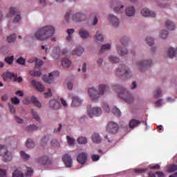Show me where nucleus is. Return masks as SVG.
<instances>
[{
	"label": "nucleus",
	"instance_id": "1",
	"mask_svg": "<svg viewBox=\"0 0 177 177\" xmlns=\"http://www.w3.org/2000/svg\"><path fill=\"white\" fill-rule=\"evenodd\" d=\"M55 34V28L52 26H47L39 28L35 34V37L39 41H46Z\"/></svg>",
	"mask_w": 177,
	"mask_h": 177
},
{
	"label": "nucleus",
	"instance_id": "2",
	"mask_svg": "<svg viewBox=\"0 0 177 177\" xmlns=\"http://www.w3.org/2000/svg\"><path fill=\"white\" fill-rule=\"evenodd\" d=\"M109 89V88L107 85L100 84L98 91L95 88V87H91L88 88V93L91 100L96 102V100H98L100 96H103L104 95V92H106Z\"/></svg>",
	"mask_w": 177,
	"mask_h": 177
},
{
	"label": "nucleus",
	"instance_id": "3",
	"mask_svg": "<svg viewBox=\"0 0 177 177\" xmlns=\"http://www.w3.org/2000/svg\"><path fill=\"white\" fill-rule=\"evenodd\" d=\"M112 88L114 91H116L118 97H120V99H123V100H125L127 103H132V102H133V98L132 97L131 93L122 86L113 84Z\"/></svg>",
	"mask_w": 177,
	"mask_h": 177
},
{
	"label": "nucleus",
	"instance_id": "4",
	"mask_svg": "<svg viewBox=\"0 0 177 177\" xmlns=\"http://www.w3.org/2000/svg\"><path fill=\"white\" fill-rule=\"evenodd\" d=\"M86 19L85 15L82 13H76L73 15V12L69 11L67 12L65 15V20L66 23H70L71 20L73 21H76L77 23H80L81 21H84Z\"/></svg>",
	"mask_w": 177,
	"mask_h": 177
},
{
	"label": "nucleus",
	"instance_id": "5",
	"mask_svg": "<svg viewBox=\"0 0 177 177\" xmlns=\"http://www.w3.org/2000/svg\"><path fill=\"white\" fill-rule=\"evenodd\" d=\"M115 74L118 77L120 78H124V80L127 78H131V71L129 68H128L125 65H120L115 71Z\"/></svg>",
	"mask_w": 177,
	"mask_h": 177
},
{
	"label": "nucleus",
	"instance_id": "6",
	"mask_svg": "<svg viewBox=\"0 0 177 177\" xmlns=\"http://www.w3.org/2000/svg\"><path fill=\"white\" fill-rule=\"evenodd\" d=\"M6 17L8 18L14 17L12 22L15 24L20 23V21L21 20V15L20 11L16 7H11L10 8L9 12L6 15Z\"/></svg>",
	"mask_w": 177,
	"mask_h": 177
},
{
	"label": "nucleus",
	"instance_id": "7",
	"mask_svg": "<svg viewBox=\"0 0 177 177\" xmlns=\"http://www.w3.org/2000/svg\"><path fill=\"white\" fill-rule=\"evenodd\" d=\"M0 156L3 157L4 162H9L12 160V153L8 151V147L0 145Z\"/></svg>",
	"mask_w": 177,
	"mask_h": 177
},
{
	"label": "nucleus",
	"instance_id": "8",
	"mask_svg": "<svg viewBox=\"0 0 177 177\" xmlns=\"http://www.w3.org/2000/svg\"><path fill=\"white\" fill-rule=\"evenodd\" d=\"M111 8L113 9L115 13H122L124 12V5L118 0H113L111 2Z\"/></svg>",
	"mask_w": 177,
	"mask_h": 177
},
{
	"label": "nucleus",
	"instance_id": "9",
	"mask_svg": "<svg viewBox=\"0 0 177 177\" xmlns=\"http://www.w3.org/2000/svg\"><path fill=\"white\" fill-rule=\"evenodd\" d=\"M59 71H55L49 73V75H45L43 76V81L46 82V84H52L55 80V77H59Z\"/></svg>",
	"mask_w": 177,
	"mask_h": 177
},
{
	"label": "nucleus",
	"instance_id": "10",
	"mask_svg": "<svg viewBox=\"0 0 177 177\" xmlns=\"http://www.w3.org/2000/svg\"><path fill=\"white\" fill-rule=\"evenodd\" d=\"M87 113L90 118H93V115H95V117H99L102 115V109L100 107H94L91 109L89 107H88Z\"/></svg>",
	"mask_w": 177,
	"mask_h": 177
},
{
	"label": "nucleus",
	"instance_id": "11",
	"mask_svg": "<svg viewBox=\"0 0 177 177\" xmlns=\"http://www.w3.org/2000/svg\"><path fill=\"white\" fill-rule=\"evenodd\" d=\"M106 131L109 133H117L118 132V124L114 122H109Z\"/></svg>",
	"mask_w": 177,
	"mask_h": 177
},
{
	"label": "nucleus",
	"instance_id": "12",
	"mask_svg": "<svg viewBox=\"0 0 177 177\" xmlns=\"http://www.w3.org/2000/svg\"><path fill=\"white\" fill-rule=\"evenodd\" d=\"M152 65L153 62L151 60L139 61L137 62V66L140 71H142L143 68L150 67Z\"/></svg>",
	"mask_w": 177,
	"mask_h": 177
},
{
	"label": "nucleus",
	"instance_id": "13",
	"mask_svg": "<svg viewBox=\"0 0 177 177\" xmlns=\"http://www.w3.org/2000/svg\"><path fill=\"white\" fill-rule=\"evenodd\" d=\"M62 160L64 161L66 167L68 168H71V167H73V159L71 158V156H70L68 154H65L62 157Z\"/></svg>",
	"mask_w": 177,
	"mask_h": 177
},
{
	"label": "nucleus",
	"instance_id": "14",
	"mask_svg": "<svg viewBox=\"0 0 177 177\" xmlns=\"http://www.w3.org/2000/svg\"><path fill=\"white\" fill-rule=\"evenodd\" d=\"M86 160H88V154L84 152L79 154L77 157V162H79V164H81L82 165H84V164L86 162Z\"/></svg>",
	"mask_w": 177,
	"mask_h": 177
},
{
	"label": "nucleus",
	"instance_id": "15",
	"mask_svg": "<svg viewBox=\"0 0 177 177\" xmlns=\"http://www.w3.org/2000/svg\"><path fill=\"white\" fill-rule=\"evenodd\" d=\"M6 76L8 78H15L14 81L17 82H23V77H17V73H12V72H8L6 74Z\"/></svg>",
	"mask_w": 177,
	"mask_h": 177
},
{
	"label": "nucleus",
	"instance_id": "16",
	"mask_svg": "<svg viewBox=\"0 0 177 177\" xmlns=\"http://www.w3.org/2000/svg\"><path fill=\"white\" fill-rule=\"evenodd\" d=\"M108 19L113 27H118V26H120V19H118L117 17L110 15H109Z\"/></svg>",
	"mask_w": 177,
	"mask_h": 177
},
{
	"label": "nucleus",
	"instance_id": "17",
	"mask_svg": "<svg viewBox=\"0 0 177 177\" xmlns=\"http://www.w3.org/2000/svg\"><path fill=\"white\" fill-rule=\"evenodd\" d=\"M142 122H145V120L140 121L136 119H131L129 122V127L131 129H135V128L139 127Z\"/></svg>",
	"mask_w": 177,
	"mask_h": 177
},
{
	"label": "nucleus",
	"instance_id": "18",
	"mask_svg": "<svg viewBox=\"0 0 177 177\" xmlns=\"http://www.w3.org/2000/svg\"><path fill=\"white\" fill-rule=\"evenodd\" d=\"M32 85H33L34 88H35L38 92H44V91H45V86L37 80H32Z\"/></svg>",
	"mask_w": 177,
	"mask_h": 177
},
{
	"label": "nucleus",
	"instance_id": "19",
	"mask_svg": "<svg viewBox=\"0 0 177 177\" xmlns=\"http://www.w3.org/2000/svg\"><path fill=\"white\" fill-rule=\"evenodd\" d=\"M141 15H143L144 17H149V16L150 17H156V12L149 10L147 8H143L141 10Z\"/></svg>",
	"mask_w": 177,
	"mask_h": 177
},
{
	"label": "nucleus",
	"instance_id": "20",
	"mask_svg": "<svg viewBox=\"0 0 177 177\" xmlns=\"http://www.w3.org/2000/svg\"><path fill=\"white\" fill-rule=\"evenodd\" d=\"M49 106L52 110H59L61 107L60 102H57L56 100H51L49 102Z\"/></svg>",
	"mask_w": 177,
	"mask_h": 177
},
{
	"label": "nucleus",
	"instance_id": "21",
	"mask_svg": "<svg viewBox=\"0 0 177 177\" xmlns=\"http://www.w3.org/2000/svg\"><path fill=\"white\" fill-rule=\"evenodd\" d=\"M51 162H52L50 161V160H49V158H48V156L41 157L38 160V163L41 164V165H50Z\"/></svg>",
	"mask_w": 177,
	"mask_h": 177
},
{
	"label": "nucleus",
	"instance_id": "22",
	"mask_svg": "<svg viewBox=\"0 0 177 177\" xmlns=\"http://www.w3.org/2000/svg\"><path fill=\"white\" fill-rule=\"evenodd\" d=\"M81 103H82V101L80 97L77 96H74L72 97V104L71 106L73 107H78V106H81Z\"/></svg>",
	"mask_w": 177,
	"mask_h": 177
},
{
	"label": "nucleus",
	"instance_id": "23",
	"mask_svg": "<svg viewBox=\"0 0 177 177\" xmlns=\"http://www.w3.org/2000/svg\"><path fill=\"white\" fill-rule=\"evenodd\" d=\"M79 35L83 39H86L89 38V37H91V35H89V32H88L87 30H85L84 29H81L79 31Z\"/></svg>",
	"mask_w": 177,
	"mask_h": 177
},
{
	"label": "nucleus",
	"instance_id": "24",
	"mask_svg": "<svg viewBox=\"0 0 177 177\" xmlns=\"http://www.w3.org/2000/svg\"><path fill=\"white\" fill-rule=\"evenodd\" d=\"M126 15L129 17H132V16H135V8L133 6L128 7L126 10Z\"/></svg>",
	"mask_w": 177,
	"mask_h": 177
},
{
	"label": "nucleus",
	"instance_id": "25",
	"mask_svg": "<svg viewBox=\"0 0 177 177\" xmlns=\"http://www.w3.org/2000/svg\"><path fill=\"white\" fill-rule=\"evenodd\" d=\"M84 53V48L81 46H77L75 50L72 51V55H77V56H81Z\"/></svg>",
	"mask_w": 177,
	"mask_h": 177
},
{
	"label": "nucleus",
	"instance_id": "26",
	"mask_svg": "<svg viewBox=\"0 0 177 177\" xmlns=\"http://www.w3.org/2000/svg\"><path fill=\"white\" fill-rule=\"evenodd\" d=\"M62 67L64 68H68L71 66V61L68 58H64L61 62Z\"/></svg>",
	"mask_w": 177,
	"mask_h": 177
},
{
	"label": "nucleus",
	"instance_id": "27",
	"mask_svg": "<svg viewBox=\"0 0 177 177\" xmlns=\"http://www.w3.org/2000/svg\"><path fill=\"white\" fill-rule=\"evenodd\" d=\"M91 139L94 143L99 144L100 142H102V138H100V136H99V133H95L93 134Z\"/></svg>",
	"mask_w": 177,
	"mask_h": 177
},
{
	"label": "nucleus",
	"instance_id": "28",
	"mask_svg": "<svg viewBox=\"0 0 177 177\" xmlns=\"http://www.w3.org/2000/svg\"><path fill=\"white\" fill-rule=\"evenodd\" d=\"M118 55L120 56H125L128 53V50L125 48L117 47L116 48Z\"/></svg>",
	"mask_w": 177,
	"mask_h": 177
},
{
	"label": "nucleus",
	"instance_id": "29",
	"mask_svg": "<svg viewBox=\"0 0 177 177\" xmlns=\"http://www.w3.org/2000/svg\"><path fill=\"white\" fill-rule=\"evenodd\" d=\"M59 56H60V48L55 47L53 49V57H54V59H59Z\"/></svg>",
	"mask_w": 177,
	"mask_h": 177
},
{
	"label": "nucleus",
	"instance_id": "30",
	"mask_svg": "<svg viewBox=\"0 0 177 177\" xmlns=\"http://www.w3.org/2000/svg\"><path fill=\"white\" fill-rule=\"evenodd\" d=\"M111 49V44H106L102 46L101 49L100 50V53H103V52L106 50H110Z\"/></svg>",
	"mask_w": 177,
	"mask_h": 177
},
{
	"label": "nucleus",
	"instance_id": "31",
	"mask_svg": "<svg viewBox=\"0 0 177 177\" xmlns=\"http://www.w3.org/2000/svg\"><path fill=\"white\" fill-rule=\"evenodd\" d=\"M75 32V30L73 28L72 29H68L66 30V32L68 34V37H66L67 41H72L73 34H74Z\"/></svg>",
	"mask_w": 177,
	"mask_h": 177
},
{
	"label": "nucleus",
	"instance_id": "32",
	"mask_svg": "<svg viewBox=\"0 0 177 177\" xmlns=\"http://www.w3.org/2000/svg\"><path fill=\"white\" fill-rule=\"evenodd\" d=\"M166 27L167 28H168V30H173L176 28L175 24H174V22L169 20H167L166 21Z\"/></svg>",
	"mask_w": 177,
	"mask_h": 177
},
{
	"label": "nucleus",
	"instance_id": "33",
	"mask_svg": "<svg viewBox=\"0 0 177 177\" xmlns=\"http://www.w3.org/2000/svg\"><path fill=\"white\" fill-rule=\"evenodd\" d=\"M94 38L97 41H100V42L103 41V35L100 32V31H97L96 35L94 36Z\"/></svg>",
	"mask_w": 177,
	"mask_h": 177
},
{
	"label": "nucleus",
	"instance_id": "34",
	"mask_svg": "<svg viewBox=\"0 0 177 177\" xmlns=\"http://www.w3.org/2000/svg\"><path fill=\"white\" fill-rule=\"evenodd\" d=\"M32 103L36 106L38 107L39 109H41L42 107V105L39 102L38 100L35 98V97H32L31 99Z\"/></svg>",
	"mask_w": 177,
	"mask_h": 177
},
{
	"label": "nucleus",
	"instance_id": "35",
	"mask_svg": "<svg viewBox=\"0 0 177 177\" xmlns=\"http://www.w3.org/2000/svg\"><path fill=\"white\" fill-rule=\"evenodd\" d=\"M26 145L28 149H33V147L35 146L34 141L30 138L27 140Z\"/></svg>",
	"mask_w": 177,
	"mask_h": 177
},
{
	"label": "nucleus",
	"instance_id": "36",
	"mask_svg": "<svg viewBox=\"0 0 177 177\" xmlns=\"http://www.w3.org/2000/svg\"><path fill=\"white\" fill-rule=\"evenodd\" d=\"M16 38H17L16 34H12L7 37V41L9 44H12V42H15L16 41Z\"/></svg>",
	"mask_w": 177,
	"mask_h": 177
},
{
	"label": "nucleus",
	"instance_id": "37",
	"mask_svg": "<svg viewBox=\"0 0 177 177\" xmlns=\"http://www.w3.org/2000/svg\"><path fill=\"white\" fill-rule=\"evenodd\" d=\"M12 177H24V174H23V171L20 170H15L12 173Z\"/></svg>",
	"mask_w": 177,
	"mask_h": 177
},
{
	"label": "nucleus",
	"instance_id": "38",
	"mask_svg": "<svg viewBox=\"0 0 177 177\" xmlns=\"http://www.w3.org/2000/svg\"><path fill=\"white\" fill-rule=\"evenodd\" d=\"M112 113L114 114V115H116V117H120L121 116V111L120 109H118L117 107L114 106L112 109Z\"/></svg>",
	"mask_w": 177,
	"mask_h": 177
},
{
	"label": "nucleus",
	"instance_id": "39",
	"mask_svg": "<svg viewBox=\"0 0 177 177\" xmlns=\"http://www.w3.org/2000/svg\"><path fill=\"white\" fill-rule=\"evenodd\" d=\"M21 157L24 160V161H28L30 159V155L26 153L24 151H21Z\"/></svg>",
	"mask_w": 177,
	"mask_h": 177
},
{
	"label": "nucleus",
	"instance_id": "40",
	"mask_svg": "<svg viewBox=\"0 0 177 177\" xmlns=\"http://www.w3.org/2000/svg\"><path fill=\"white\" fill-rule=\"evenodd\" d=\"M29 74L32 77H41V72L38 71H30Z\"/></svg>",
	"mask_w": 177,
	"mask_h": 177
},
{
	"label": "nucleus",
	"instance_id": "41",
	"mask_svg": "<svg viewBox=\"0 0 177 177\" xmlns=\"http://www.w3.org/2000/svg\"><path fill=\"white\" fill-rule=\"evenodd\" d=\"M32 114L33 115V118L36 120V121H38V122H41V118L38 115V113L37 111H34V109L32 110Z\"/></svg>",
	"mask_w": 177,
	"mask_h": 177
},
{
	"label": "nucleus",
	"instance_id": "42",
	"mask_svg": "<svg viewBox=\"0 0 177 177\" xmlns=\"http://www.w3.org/2000/svg\"><path fill=\"white\" fill-rule=\"evenodd\" d=\"M154 97H161L162 96V94H161V88H157L154 93H153Z\"/></svg>",
	"mask_w": 177,
	"mask_h": 177
},
{
	"label": "nucleus",
	"instance_id": "43",
	"mask_svg": "<svg viewBox=\"0 0 177 177\" xmlns=\"http://www.w3.org/2000/svg\"><path fill=\"white\" fill-rule=\"evenodd\" d=\"M13 60H15V57L11 56V57H7L5 58V62L8 64H13Z\"/></svg>",
	"mask_w": 177,
	"mask_h": 177
},
{
	"label": "nucleus",
	"instance_id": "44",
	"mask_svg": "<svg viewBox=\"0 0 177 177\" xmlns=\"http://www.w3.org/2000/svg\"><path fill=\"white\" fill-rule=\"evenodd\" d=\"M50 146L51 147H53V149H56V147H59V146H60V144H59V142L56 140H53L50 142Z\"/></svg>",
	"mask_w": 177,
	"mask_h": 177
},
{
	"label": "nucleus",
	"instance_id": "45",
	"mask_svg": "<svg viewBox=\"0 0 177 177\" xmlns=\"http://www.w3.org/2000/svg\"><path fill=\"white\" fill-rule=\"evenodd\" d=\"M39 127L35 126V124H32V125H30L28 127V132H32L34 131H37V129H39Z\"/></svg>",
	"mask_w": 177,
	"mask_h": 177
},
{
	"label": "nucleus",
	"instance_id": "46",
	"mask_svg": "<svg viewBox=\"0 0 177 177\" xmlns=\"http://www.w3.org/2000/svg\"><path fill=\"white\" fill-rule=\"evenodd\" d=\"M109 61L111 63H118V62H120V58L115 56H110Z\"/></svg>",
	"mask_w": 177,
	"mask_h": 177
},
{
	"label": "nucleus",
	"instance_id": "47",
	"mask_svg": "<svg viewBox=\"0 0 177 177\" xmlns=\"http://www.w3.org/2000/svg\"><path fill=\"white\" fill-rule=\"evenodd\" d=\"M168 172H175V171H177V165H171L167 169Z\"/></svg>",
	"mask_w": 177,
	"mask_h": 177
},
{
	"label": "nucleus",
	"instance_id": "48",
	"mask_svg": "<svg viewBox=\"0 0 177 177\" xmlns=\"http://www.w3.org/2000/svg\"><path fill=\"white\" fill-rule=\"evenodd\" d=\"M86 142H87V140H86V138L80 137V138H77V142L80 145H86Z\"/></svg>",
	"mask_w": 177,
	"mask_h": 177
},
{
	"label": "nucleus",
	"instance_id": "49",
	"mask_svg": "<svg viewBox=\"0 0 177 177\" xmlns=\"http://www.w3.org/2000/svg\"><path fill=\"white\" fill-rule=\"evenodd\" d=\"M49 142V139H48L46 137H44V138L41 139L40 142V145L42 147H44V146H46V144Z\"/></svg>",
	"mask_w": 177,
	"mask_h": 177
},
{
	"label": "nucleus",
	"instance_id": "50",
	"mask_svg": "<svg viewBox=\"0 0 177 177\" xmlns=\"http://www.w3.org/2000/svg\"><path fill=\"white\" fill-rule=\"evenodd\" d=\"M146 42L149 45V46H151V45H154V39L152 37H148L146 39Z\"/></svg>",
	"mask_w": 177,
	"mask_h": 177
},
{
	"label": "nucleus",
	"instance_id": "51",
	"mask_svg": "<svg viewBox=\"0 0 177 177\" xmlns=\"http://www.w3.org/2000/svg\"><path fill=\"white\" fill-rule=\"evenodd\" d=\"M102 109L106 111V113H110V106H109V104L104 102L102 105Z\"/></svg>",
	"mask_w": 177,
	"mask_h": 177
},
{
	"label": "nucleus",
	"instance_id": "52",
	"mask_svg": "<svg viewBox=\"0 0 177 177\" xmlns=\"http://www.w3.org/2000/svg\"><path fill=\"white\" fill-rule=\"evenodd\" d=\"M160 38H162L163 39H165L168 37V31L167 30H162L160 32Z\"/></svg>",
	"mask_w": 177,
	"mask_h": 177
},
{
	"label": "nucleus",
	"instance_id": "53",
	"mask_svg": "<svg viewBox=\"0 0 177 177\" xmlns=\"http://www.w3.org/2000/svg\"><path fill=\"white\" fill-rule=\"evenodd\" d=\"M66 139H67V142H68V144L69 145V146H73L74 145V142H75V140H74L73 138H72L70 136H67Z\"/></svg>",
	"mask_w": 177,
	"mask_h": 177
},
{
	"label": "nucleus",
	"instance_id": "54",
	"mask_svg": "<svg viewBox=\"0 0 177 177\" xmlns=\"http://www.w3.org/2000/svg\"><path fill=\"white\" fill-rule=\"evenodd\" d=\"M34 172V170L31 167H28L27 168V171L26 173V176H31Z\"/></svg>",
	"mask_w": 177,
	"mask_h": 177
},
{
	"label": "nucleus",
	"instance_id": "55",
	"mask_svg": "<svg viewBox=\"0 0 177 177\" xmlns=\"http://www.w3.org/2000/svg\"><path fill=\"white\" fill-rule=\"evenodd\" d=\"M11 102L13 104H19V103H20V100L17 99V97H14L11 98Z\"/></svg>",
	"mask_w": 177,
	"mask_h": 177
},
{
	"label": "nucleus",
	"instance_id": "56",
	"mask_svg": "<svg viewBox=\"0 0 177 177\" xmlns=\"http://www.w3.org/2000/svg\"><path fill=\"white\" fill-rule=\"evenodd\" d=\"M145 171H147L146 169H135L134 172L136 174H145Z\"/></svg>",
	"mask_w": 177,
	"mask_h": 177
},
{
	"label": "nucleus",
	"instance_id": "57",
	"mask_svg": "<svg viewBox=\"0 0 177 177\" xmlns=\"http://www.w3.org/2000/svg\"><path fill=\"white\" fill-rule=\"evenodd\" d=\"M122 45H124V46H127L128 45V38L123 37L121 39Z\"/></svg>",
	"mask_w": 177,
	"mask_h": 177
},
{
	"label": "nucleus",
	"instance_id": "58",
	"mask_svg": "<svg viewBox=\"0 0 177 177\" xmlns=\"http://www.w3.org/2000/svg\"><path fill=\"white\" fill-rule=\"evenodd\" d=\"M91 17H94L93 26H96L97 24V18L95 14H91Z\"/></svg>",
	"mask_w": 177,
	"mask_h": 177
},
{
	"label": "nucleus",
	"instance_id": "59",
	"mask_svg": "<svg viewBox=\"0 0 177 177\" xmlns=\"http://www.w3.org/2000/svg\"><path fill=\"white\" fill-rule=\"evenodd\" d=\"M149 168H150L151 169H160V165H158V164H156V165H149Z\"/></svg>",
	"mask_w": 177,
	"mask_h": 177
},
{
	"label": "nucleus",
	"instance_id": "60",
	"mask_svg": "<svg viewBox=\"0 0 177 177\" xmlns=\"http://www.w3.org/2000/svg\"><path fill=\"white\" fill-rule=\"evenodd\" d=\"M17 63L18 64H24L26 63V59H24L23 57H20L17 60Z\"/></svg>",
	"mask_w": 177,
	"mask_h": 177
},
{
	"label": "nucleus",
	"instance_id": "61",
	"mask_svg": "<svg viewBox=\"0 0 177 177\" xmlns=\"http://www.w3.org/2000/svg\"><path fill=\"white\" fill-rule=\"evenodd\" d=\"M91 158H92L93 161H99V160L100 158V156H99V155H93L91 156Z\"/></svg>",
	"mask_w": 177,
	"mask_h": 177
},
{
	"label": "nucleus",
	"instance_id": "62",
	"mask_svg": "<svg viewBox=\"0 0 177 177\" xmlns=\"http://www.w3.org/2000/svg\"><path fill=\"white\" fill-rule=\"evenodd\" d=\"M6 170L0 169V177H6Z\"/></svg>",
	"mask_w": 177,
	"mask_h": 177
},
{
	"label": "nucleus",
	"instance_id": "63",
	"mask_svg": "<svg viewBox=\"0 0 177 177\" xmlns=\"http://www.w3.org/2000/svg\"><path fill=\"white\" fill-rule=\"evenodd\" d=\"M45 97H50L52 96V90L50 88H48V92L44 93Z\"/></svg>",
	"mask_w": 177,
	"mask_h": 177
},
{
	"label": "nucleus",
	"instance_id": "64",
	"mask_svg": "<svg viewBox=\"0 0 177 177\" xmlns=\"http://www.w3.org/2000/svg\"><path fill=\"white\" fill-rule=\"evenodd\" d=\"M42 64H44V61H39L38 62L36 63L35 68H39V67H41Z\"/></svg>",
	"mask_w": 177,
	"mask_h": 177
}]
</instances>
